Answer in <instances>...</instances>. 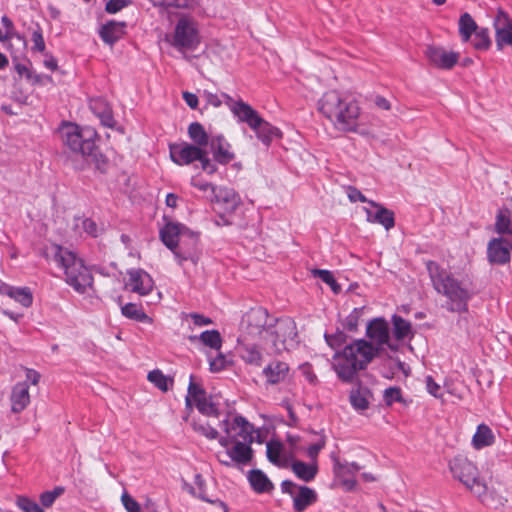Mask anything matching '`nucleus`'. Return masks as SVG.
<instances>
[{
	"label": "nucleus",
	"mask_w": 512,
	"mask_h": 512,
	"mask_svg": "<svg viewBox=\"0 0 512 512\" xmlns=\"http://www.w3.org/2000/svg\"><path fill=\"white\" fill-rule=\"evenodd\" d=\"M297 344V328L291 318L275 319L262 307L252 308L243 315L236 350L246 364L260 367L265 355L289 351Z\"/></svg>",
	"instance_id": "nucleus-1"
},
{
	"label": "nucleus",
	"mask_w": 512,
	"mask_h": 512,
	"mask_svg": "<svg viewBox=\"0 0 512 512\" xmlns=\"http://www.w3.org/2000/svg\"><path fill=\"white\" fill-rule=\"evenodd\" d=\"M426 268L434 290L446 298L444 308L453 313L467 312L469 301L477 293L472 281L457 279L434 261H428Z\"/></svg>",
	"instance_id": "nucleus-2"
},
{
	"label": "nucleus",
	"mask_w": 512,
	"mask_h": 512,
	"mask_svg": "<svg viewBox=\"0 0 512 512\" xmlns=\"http://www.w3.org/2000/svg\"><path fill=\"white\" fill-rule=\"evenodd\" d=\"M318 109L337 130L361 133L359 129L361 109L357 101L332 90L321 97Z\"/></svg>",
	"instance_id": "nucleus-3"
},
{
	"label": "nucleus",
	"mask_w": 512,
	"mask_h": 512,
	"mask_svg": "<svg viewBox=\"0 0 512 512\" xmlns=\"http://www.w3.org/2000/svg\"><path fill=\"white\" fill-rule=\"evenodd\" d=\"M227 414L220 421L224 435L220 436L218 430L207 420H193V430L208 440H218L222 447H228L237 441H253L254 427L242 416H234Z\"/></svg>",
	"instance_id": "nucleus-4"
},
{
	"label": "nucleus",
	"mask_w": 512,
	"mask_h": 512,
	"mask_svg": "<svg viewBox=\"0 0 512 512\" xmlns=\"http://www.w3.org/2000/svg\"><path fill=\"white\" fill-rule=\"evenodd\" d=\"M378 354V348L365 340L347 345L334 355L333 369L343 382H352L358 371L363 370Z\"/></svg>",
	"instance_id": "nucleus-5"
},
{
	"label": "nucleus",
	"mask_w": 512,
	"mask_h": 512,
	"mask_svg": "<svg viewBox=\"0 0 512 512\" xmlns=\"http://www.w3.org/2000/svg\"><path fill=\"white\" fill-rule=\"evenodd\" d=\"M53 261L63 270L65 281L77 292L84 293L92 287L93 277L84 261L59 245L51 246Z\"/></svg>",
	"instance_id": "nucleus-6"
},
{
	"label": "nucleus",
	"mask_w": 512,
	"mask_h": 512,
	"mask_svg": "<svg viewBox=\"0 0 512 512\" xmlns=\"http://www.w3.org/2000/svg\"><path fill=\"white\" fill-rule=\"evenodd\" d=\"M165 40L183 54L195 50L201 42L197 21L188 15H181L174 26L173 32L167 34Z\"/></svg>",
	"instance_id": "nucleus-7"
},
{
	"label": "nucleus",
	"mask_w": 512,
	"mask_h": 512,
	"mask_svg": "<svg viewBox=\"0 0 512 512\" xmlns=\"http://www.w3.org/2000/svg\"><path fill=\"white\" fill-rule=\"evenodd\" d=\"M64 145L72 152L84 157L93 154L96 146V132L90 128H80L74 123H64L59 130Z\"/></svg>",
	"instance_id": "nucleus-8"
},
{
	"label": "nucleus",
	"mask_w": 512,
	"mask_h": 512,
	"mask_svg": "<svg viewBox=\"0 0 512 512\" xmlns=\"http://www.w3.org/2000/svg\"><path fill=\"white\" fill-rule=\"evenodd\" d=\"M186 405L188 407L194 405L202 415L207 417L219 418L221 415L220 398L213 395H207L205 390L193 381V376L190 377L188 394L186 396Z\"/></svg>",
	"instance_id": "nucleus-9"
},
{
	"label": "nucleus",
	"mask_w": 512,
	"mask_h": 512,
	"mask_svg": "<svg viewBox=\"0 0 512 512\" xmlns=\"http://www.w3.org/2000/svg\"><path fill=\"white\" fill-rule=\"evenodd\" d=\"M454 477L459 479L474 495H481L486 484L480 481L477 467L468 459L456 457L450 462Z\"/></svg>",
	"instance_id": "nucleus-10"
},
{
	"label": "nucleus",
	"mask_w": 512,
	"mask_h": 512,
	"mask_svg": "<svg viewBox=\"0 0 512 512\" xmlns=\"http://www.w3.org/2000/svg\"><path fill=\"white\" fill-rule=\"evenodd\" d=\"M281 490L293 498V507L296 512H303L317 500V494L313 489L307 486H298L289 480L281 483Z\"/></svg>",
	"instance_id": "nucleus-11"
},
{
	"label": "nucleus",
	"mask_w": 512,
	"mask_h": 512,
	"mask_svg": "<svg viewBox=\"0 0 512 512\" xmlns=\"http://www.w3.org/2000/svg\"><path fill=\"white\" fill-rule=\"evenodd\" d=\"M183 227L177 223H167L164 228L160 231V236L163 243L173 251L175 257L178 260L179 264H182L183 261L191 260L195 262L193 253L191 252H182L181 248L178 247L179 236L182 233Z\"/></svg>",
	"instance_id": "nucleus-12"
},
{
	"label": "nucleus",
	"mask_w": 512,
	"mask_h": 512,
	"mask_svg": "<svg viewBox=\"0 0 512 512\" xmlns=\"http://www.w3.org/2000/svg\"><path fill=\"white\" fill-rule=\"evenodd\" d=\"M154 287L152 277L142 269H130L127 271L124 288L127 291L137 293L140 296L148 295Z\"/></svg>",
	"instance_id": "nucleus-13"
},
{
	"label": "nucleus",
	"mask_w": 512,
	"mask_h": 512,
	"mask_svg": "<svg viewBox=\"0 0 512 512\" xmlns=\"http://www.w3.org/2000/svg\"><path fill=\"white\" fill-rule=\"evenodd\" d=\"M205 148L182 142L169 145L170 157L177 165H189L203 157Z\"/></svg>",
	"instance_id": "nucleus-14"
},
{
	"label": "nucleus",
	"mask_w": 512,
	"mask_h": 512,
	"mask_svg": "<svg viewBox=\"0 0 512 512\" xmlns=\"http://www.w3.org/2000/svg\"><path fill=\"white\" fill-rule=\"evenodd\" d=\"M367 335L378 348V351L383 345H386L392 351L397 350L398 346L390 341L389 326L383 319H375L370 322L367 327Z\"/></svg>",
	"instance_id": "nucleus-15"
},
{
	"label": "nucleus",
	"mask_w": 512,
	"mask_h": 512,
	"mask_svg": "<svg viewBox=\"0 0 512 512\" xmlns=\"http://www.w3.org/2000/svg\"><path fill=\"white\" fill-rule=\"evenodd\" d=\"M425 55L430 64L439 69H451L459 60L458 53L439 46H428Z\"/></svg>",
	"instance_id": "nucleus-16"
},
{
	"label": "nucleus",
	"mask_w": 512,
	"mask_h": 512,
	"mask_svg": "<svg viewBox=\"0 0 512 512\" xmlns=\"http://www.w3.org/2000/svg\"><path fill=\"white\" fill-rule=\"evenodd\" d=\"M493 25L498 49L501 50L504 45H512V20L504 10L497 11Z\"/></svg>",
	"instance_id": "nucleus-17"
},
{
	"label": "nucleus",
	"mask_w": 512,
	"mask_h": 512,
	"mask_svg": "<svg viewBox=\"0 0 512 512\" xmlns=\"http://www.w3.org/2000/svg\"><path fill=\"white\" fill-rule=\"evenodd\" d=\"M369 205L370 207H364L368 222L379 223L384 226L386 230H390L394 227V213L391 210L374 201H369Z\"/></svg>",
	"instance_id": "nucleus-18"
},
{
	"label": "nucleus",
	"mask_w": 512,
	"mask_h": 512,
	"mask_svg": "<svg viewBox=\"0 0 512 512\" xmlns=\"http://www.w3.org/2000/svg\"><path fill=\"white\" fill-rule=\"evenodd\" d=\"M253 441H237L225 447V456L231 459L233 464L248 465L253 458L251 444Z\"/></svg>",
	"instance_id": "nucleus-19"
},
{
	"label": "nucleus",
	"mask_w": 512,
	"mask_h": 512,
	"mask_svg": "<svg viewBox=\"0 0 512 512\" xmlns=\"http://www.w3.org/2000/svg\"><path fill=\"white\" fill-rule=\"evenodd\" d=\"M290 368L289 365L280 360L271 361L262 370V375L265 378L266 384L276 385L284 383L289 378Z\"/></svg>",
	"instance_id": "nucleus-20"
},
{
	"label": "nucleus",
	"mask_w": 512,
	"mask_h": 512,
	"mask_svg": "<svg viewBox=\"0 0 512 512\" xmlns=\"http://www.w3.org/2000/svg\"><path fill=\"white\" fill-rule=\"evenodd\" d=\"M209 145L213 158L218 163L227 164L234 159L235 155L231 151V145L222 135L211 137Z\"/></svg>",
	"instance_id": "nucleus-21"
},
{
	"label": "nucleus",
	"mask_w": 512,
	"mask_h": 512,
	"mask_svg": "<svg viewBox=\"0 0 512 512\" xmlns=\"http://www.w3.org/2000/svg\"><path fill=\"white\" fill-rule=\"evenodd\" d=\"M488 259L491 263H507L510 260L509 243L503 239L491 240L488 244Z\"/></svg>",
	"instance_id": "nucleus-22"
},
{
	"label": "nucleus",
	"mask_w": 512,
	"mask_h": 512,
	"mask_svg": "<svg viewBox=\"0 0 512 512\" xmlns=\"http://www.w3.org/2000/svg\"><path fill=\"white\" fill-rule=\"evenodd\" d=\"M11 410L14 413L23 411L30 403L29 386L27 382L17 383L11 392Z\"/></svg>",
	"instance_id": "nucleus-23"
},
{
	"label": "nucleus",
	"mask_w": 512,
	"mask_h": 512,
	"mask_svg": "<svg viewBox=\"0 0 512 512\" xmlns=\"http://www.w3.org/2000/svg\"><path fill=\"white\" fill-rule=\"evenodd\" d=\"M125 29V22L109 21L102 25L99 30V35L106 44L112 46L124 36Z\"/></svg>",
	"instance_id": "nucleus-24"
},
{
	"label": "nucleus",
	"mask_w": 512,
	"mask_h": 512,
	"mask_svg": "<svg viewBox=\"0 0 512 512\" xmlns=\"http://www.w3.org/2000/svg\"><path fill=\"white\" fill-rule=\"evenodd\" d=\"M215 201L222 204L226 211H234L241 203L240 196L235 190L227 187L213 188Z\"/></svg>",
	"instance_id": "nucleus-25"
},
{
	"label": "nucleus",
	"mask_w": 512,
	"mask_h": 512,
	"mask_svg": "<svg viewBox=\"0 0 512 512\" xmlns=\"http://www.w3.org/2000/svg\"><path fill=\"white\" fill-rule=\"evenodd\" d=\"M232 112L241 122H245L252 129L260 123V115L250 105L243 101L235 102L231 108Z\"/></svg>",
	"instance_id": "nucleus-26"
},
{
	"label": "nucleus",
	"mask_w": 512,
	"mask_h": 512,
	"mask_svg": "<svg viewBox=\"0 0 512 512\" xmlns=\"http://www.w3.org/2000/svg\"><path fill=\"white\" fill-rule=\"evenodd\" d=\"M0 294L6 295L9 298L20 303L23 307L28 308L32 305L33 296L31 291L24 287H14L8 284H2L0 286Z\"/></svg>",
	"instance_id": "nucleus-27"
},
{
	"label": "nucleus",
	"mask_w": 512,
	"mask_h": 512,
	"mask_svg": "<svg viewBox=\"0 0 512 512\" xmlns=\"http://www.w3.org/2000/svg\"><path fill=\"white\" fill-rule=\"evenodd\" d=\"M494 442L495 434L491 428L486 424L478 425L471 441L473 448L480 450L482 448L492 446Z\"/></svg>",
	"instance_id": "nucleus-28"
},
{
	"label": "nucleus",
	"mask_w": 512,
	"mask_h": 512,
	"mask_svg": "<svg viewBox=\"0 0 512 512\" xmlns=\"http://www.w3.org/2000/svg\"><path fill=\"white\" fill-rule=\"evenodd\" d=\"M349 399L354 409L363 411L368 409L372 399V393L367 387L358 385L351 390Z\"/></svg>",
	"instance_id": "nucleus-29"
},
{
	"label": "nucleus",
	"mask_w": 512,
	"mask_h": 512,
	"mask_svg": "<svg viewBox=\"0 0 512 512\" xmlns=\"http://www.w3.org/2000/svg\"><path fill=\"white\" fill-rule=\"evenodd\" d=\"M291 468L295 475L305 482L312 481L318 472L317 462L307 464L303 461H294Z\"/></svg>",
	"instance_id": "nucleus-30"
},
{
	"label": "nucleus",
	"mask_w": 512,
	"mask_h": 512,
	"mask_svg": "<svg viewBox=\"0 0 512 512\" xmlns=\"http://www.w3.org/2000/svg\"><path fill=\"white\" fill-rule=\"evenodd\" d=\"M252 130L255 131L257 137L266 145H269L273 138L279 137L281 134L278 128L265 121L262 117H260V123L255 128H252Z\"/></svg>",
	"instance_id": "nucleus-31"
},
{
	"label": "nucleus",
	"mask_w": 512,
	"mask_h": 512,
	"mask_svg": "<svg viewBox=\"0 0 512 512\" xmlns=\"http://www.w3.org/2000/svg\"><path fill=\"white\" fill-rule=\"evenodd\" d=\"M252 488L258 493L269 492L273 489L272 482L260 470H252L248 476Z\"/></svg>",
	"instance_id": "nucleus-32"
},
{
	"label": "nucleus",
	"mask_w": 512,
	"mask_h": 512,
	"mask_svg": "<svg viewBox=\"0 0 512 512\" xmlns=\"http://www.w3.org/2000/svg\"><path fill=\"white\" fill-rule=\"evenodd\" d=\"M121 313L126 318L146 323V324H152L153 319L147 315L141 306L134 304V303H127L124 306L121 307Z\"/></svg>",
	"instance_id": "nucleus-33"
},
{
	"label": "nucleus",
	"mask_w": 512,
	"mask_h": 512,
	"mask_svg": "<svg viewBox=\"0 0 512 512\" xmlns=\"http://www.w3.org/2000/svg\"><path fill=\"white\" fill-rule=\"evenodd\" d=\"M188 135L190 139L194 142V146L204 148L208 144H210L208 134L206 133L204 127L198 122H193L189 125Z\"/></svg>",
	"instance_id": "nucleus-34"
},
{
	"label": "nucleus",
	"mask_w": 512,
	"mask_h": 512,
	"mask_svg": "<svg viewBox=\"0 0 512 512\" xmlns=\"http://www.w3.org/2000/svg\"><path fill=\"white\" fill-rule=\"evenodd\" d=\"M393 324V335L396 340H404L412 335V326L411 323L401 316L393 315L392 317Z\"/></svg>",
	"instance_id": "nucleus-35"
},
{
	"label": "nucleus",
	"mask_w": 512,
	"mask_h": 512,
	"mask_svg": "<svg viewBox=\"0 0 512 512\" xmlns=\"http://www.w3.org/2000/svg\"><path fill=\"white\" fill-rule=\"evenodd\" d=\"M283 445L279 441H269L266 445V454L268 460L277 465L284 467L286 460L282 457Z\"/></svg>",
	"instance_id": "nucleus-36"
},
{
	"label": "nucleus",
	"mask_w": 512,
	"mask_h": 512,
	"mask_svg": "<svg viewBox=\"0 0 512 512\" xmlns=\"http://www.w3.org/2000/svg\"><path fill=\"white\" fill-rule=\"evenodd\" d=\"M477 31V24L469 13H464L459 19V33L464 42L469 41L472 34Z\"/></svg>",
	"instance_id": "nucleus-37"
},
{
	"label": "nucleus",
	"mask_w": 512,
	"mask_h": 512,
	"mask_svg": "<svg viewBox=\"0 0 512 512\" xmlns=\"http://www.w3.org/2000/svg\"><path fill=\"white\" fill-rule=\"evenodd\" d=\"M476 496L480 499V501L483 504L495 509L504 506L505 503L507 502V499L503 495L499 494L495 490L489 491L487 487L483 494Z\"/></svg>",
	"instance_id": "nucleus-38"
},
{
	"label": "nucleus",
	"mask_w": 512,
	"mask_h": 512,
	"mask_svg": "<svg viewBox=\"0 0 512 512\" xmlns=\"http://www.w3.org/2000/svg\"><path fill=\"white\" fill-rule=\"evenodd\" d=\"M73 227L80 235L82 232H85L90 236H97V225L93 220L89 218L81 216L75 217Z\"/></svg>",
	"instance_id": "nucleus-39"
},
{
	"label": "nucleus",
	"mask_w": 512,
	"mask_h": 512,
	"mask_svg": "<svg viewBox=\"0 0 512 512\" xmlns=\"http://www.w3.org/2000/svg\"><path fill=\"white\" fill-rule=\"evenodd\" d=\"M495 228L499 234H512V222L510 212L507 209L500 210L496 217Z\"/></svg>",
	"instance_id": "nucleus-40"
},
{
	"label": "nucleus",
	"mask_w": 512,
	"mask_h": 512,
	"mask_svg": "<svg viewBox=\"0 0 512 512\" xmlns=\"http://www.w3.org/2000/svg\"><path fill=\"white\" fill-rule=\"evenodd\" d=\"M199 339L204 345L217 351L222 346V338L219 331L217 330L204 331L200 334Z\"/></svg>",
	"instance_id": "nucleus-41"
},
{
	"label": "nucleus",
	"mask_w": 512,
	"mask_h": 512,
	"mask_svg": "<svg viewBox=\"0 0 512 512\" xmlns=\"http://www.w3.org/2000/svg\"><path fill=\"white\" fill-rule=\"evenodd\" d=\"M360 470L357 463L342 464L338 459H334V473L336 477H353Z\"/></svg>",
	"instance_id": "nucleus-42"
},
{
	"label": "nucleus",
	"mask_w": 512,
	"mask_h": 512,
	"mask_svg": "<svg viewBox=\"0 0 512 512\" xmlns=\"http://www.w3.org/2000/svg\"><path fill=\"white\" fill-rule=\"evenodd\" d=\"M491 45L489 32L486 28L477 29L473 39V46L478 50H487Z\"/></svg>",
	"instance_id": "nucleus-43"
},
{
	"label": "nucleus",
	"mask_w": 512,
	"mask_h": 512,
	"mask_svg": "<svg viewBox=\"0 0 512 512\" xmlns=\"http://www.w3.org/2000/svg\"><path fill=\"white\" fill-rule=\"evenodd\" d=\"M148 380L160 390H168L170 380L160 370H153L149 372Z\"/></svg>",
	"instance_id": "nucleus-44"
},
{
	"label": "nucleus",
	"mask_w": 512,
	"mask_h": 512,
	"mask_svg": "<svg viewBox=\"0 0 512 512\" xmlns=\"http://www.w3.org/2000/svg\"><path fill=\"white\" fill-rule=\"evenodd\" d=\"M63 492H64V489L62 487H56L52 491H46V492L42 493L40 496L41 504L46 508L52 506L53 503L55 502V500L59 496H61L63 494Z\"/></svg>",
	"instance_id": "nucleus-45"
},
{
	"label": "nucleus",
	"mask_w": 512,
	"mask_h": 512,
	"mask_svg": "<svg viewBox=\"0 0 512 512\" xmlns=\"http://www.w3.org/2000/svg\"><path fill=\"white\" fill-rule=\"evenodd\" d=\"M314 275L318 276L323 282L328 284L335 293L341 290L340 285L336 282L333 274L328 270H315Z\"/></svg>",
	"instance_id": "nucleus-46"
},
{
	"label": "nucleus",
	"mask_w": 512,
	"mask_h": 512,
	"mask_svg": "<svg viewBox=\"0 0 512 512\" xmlns=\"http://www.w3.org/2000/svg\"><path fill=\"white\" fill-rule=\"evenodd\" d=\"M17 506L24 512H44L36 502L24 496L17 498Z\"/></svg>",
	"instance_id": "nucleus-47"
},
{
	"label": "nucleus",
	"mask_w": 512,
	"mask_h": 512,
	"mask_svg": "<svg viewBox=\"0 0 512 512\" xmlns=\"http://www.w3.org/2000/svg\"><path fill=\"white\" fill-rule=\"evenodd\" d=\"M152 2L154 6L162 7V8H185L189 7L191 0H149Z\"/></svg>",
	"instance_id": "nucleus-48"
},
{
	"label": "nucleus",
	"mask_w": 512,
	"mask_h": 512,
	"mask_svg": "<svg viewBox=\"0 0 512 512\" xmlns=\"http://www.w3.org/2000/svg\"><path fill=\"white\" fill-rule=\"evenodd\" d=\"M31 41L33 42L32 50L38 52L45 51V41L43 38V33L39 25H37V29H35L32 33Z\"/></svg>",
	"instance_id": "nucleus-49"
},
{
	"label": "nucleus",
	"mask_w": 512,
	"mask_h": 512,
	"mask_svg": "<svg viewBox=\"0 0 512 512\" xmlns=\"http://www.w3.org/2000/svg\"><path fill=\"white\" fill-rule=\"evenodd\" d=\"M121 502L127 512H141L139 503L132 498L127 492L121 496Z\"/></svg>",
	"instance_id": "nucleus-50"
},
{
	"label": "nucleus",
	"mask_w": 512,
	"mask_h": 512,
	"mask_svg": "<svg viewBox=\"0 0 512 512\" xmlns=\"http://www.w3.org/2000/svg\"><path fill=\"white\" fill-rule=\"evenodd\" d=\"M384 400L387 405L401 400V390L397 387H390L384 391Z\"/></svg>",
	"instance_id": "nucleus-51"
},
{
	"label": "nucleus",
	"mask_w": 512,
	"mask_h": 512,
	"mask_svg": "<svg viewBox=\"0 0 512 512\" xmlns=\"http://www.w3.org/2000/svg\"><path fill=\"white\" fill-rule=\"evenodd\" d=\"M325 443L326 442L324 437H321L316 443L308 447L307 455L312 460V462H316L319 452L325 447Z\"/></svg>",
	"instance_id": "nucleus-52"
},
{
	"label": "nucleus",
	"mask_w": 512,
	"mask_h": 512,
	"mask_svg": "<svg viewBox=\"0 0 512 512\" xmlns=\"http://www.w3.org/2000/svg\"><path fill=\"white\" fill-rule=\"evenodd\" d=\"M426 388L429 394H431L435 398L442 399V388L433 380L431 376L426 377Z\"/></svg>",
	"instance_id": "nucleus-53"
},
{
	"label": "nucleus",
	"mask_w": 512,
	"mask_h": 512,
	"mask_svg": "<svg viewBox=\"0 0 512 512\" xmlns=\"http://www.w3.org/2000/svg\"><path fill=\"white\" fill-rule=\"evenodd\" d=\"M129 4V0H109L106 3V11L114 14Z\"/></svg>",
	"instance_id": "nucleus-54"
},
{
	"label": "nucleus",
	"mask_w": 512,
	"mask_h": 512,
	"mask_svg": "<svg viewBox=\"0 0 512 512\" xmlns=\"http://www.w3.org/2000/svg\"><path fill=\"white\" fill-rule=\"evenodd\" d=\"M198 161H200L202 169L208 174H213L216 172V165L213 164L212 161L208 158V152L206 149L203 151V157Z\"/></svg>",
	"instance_id": "nucleus-55"
},
{
	"label": "nucleus",
	"mask_w": 512,
	"mask_h": 512,
	"mask_svg": "<svg viewBox=\"0 0 512 512\" xmlns=\"http://www.w3.org/2000/svg\"><path fill=\"white\" fill-rule=\"evenodd\" d=\"M347 195L351 202H367L369 204L370 200H367V198L355 187L349 186L347 189Z\"/></svg>",
	"instance_id": "nucleus-56"
},
{
	"label": "nucleus",
	"mask_w": 512,
	"mask_h": 512,
	"mask_svg": "<svg viewBox=\"0 0 512 512\" xmlns=\"http://www.w3.org/2000/svg\"><path fill=\"white\" fill-rule=\"evenodd\" d=\"M226 365V358L219 353L214 359L210 360V369L213 372L221 371Z\"/></svg>",
	"instance_id": "nucleus-57"
},
{
	"label": "nucleus",
	"mask_w": 512,
	"mask_h": 512,
	"mask_svg": "<svg viewBox=\"0 0 512 512\" xmlns=\"http://www.w3.org/2000/svg\"><path fill=\"white\" fill-rule=\"evenodd\" d=\"M195 485L197 486V489H198V492H197V496L199 498H201L202 500H205L207 502H212L210 499H208L206 497V494L204 492V480L202 478V476L200 474H197L195 476V481H194Z\"/></svg>",
	"instance_id": "nucleus-58"
},
{
	"label": "nucleus",
	"mask_w": 512,
	"mask_h": 512,
	"mask_svg": "<svg viewBox=\"0 0 512 512\" xmlns=\"http://www.w3.org/2000/svg\"><path fill=\"white\" fill-rule=\"evenodd\" d=\"M196 326L210 325L212 320L202 314L191 313L188 315Z\"/></svg>",
	"instance_id": "nucleus-59"
},
{
	"label": "nucleus",
	"mask_w": 512,
	"mask_h": 512,
	"mask_svg": "<svg viewBox=\"0 0 512 512\" xmlns=\"http://www.w3.org/2000/svg\"><path fill=\"white\" fill-rule=\"evenodd\" d=\"M2 24L6 28V32L4 33L6 41L11 39L14 35V26L12 21L7 17L3 16L1 19Z\"/></svg>",
	"instance_id": "nucleus-60"
},
{
	"label": "nucleus",
	"mask_w": 512,
	"mask_h": 512,
	"mask_svg": "<svg viewBox=\"0 0 512 512\" xmlns=\"http://www.w3.org/2000/svg\"><path fill=\"white\" fill-rule=\"evenodd\" d=\"M374 104L376 105V107H378L381 110L388 111L391 109V104H390L389 100L380 95L375 97Z\"/></svg>",
	"instance_id": "nucleus-61"
},
{
	"label": "nucleus",
	"mask_w": 512,
	"mask_h": 512,
	"mask_svg": "<svg viewBox=\"0 0 512 512\" xmlns=\"http://www.w3.org/2000/svg\"><path fill=\"white\" fill-rule=\"evenodd\" d=\"M183 99L185 100L186 104L192 109H195L198 105V98L193 93L183 92Z\"/></svg>",
	"instance_id": "nucleus-62"
},
{
	"label": "nucleus",
	"mask_w": 512,
	"mask_h": 512,
	"mask_svg": "<svg viewBox=\"0 0 512 512\" xmlns=\"http://www.w3.org/2000/svg\"><path fill=\"white\" fill-rule=\"evenodd\" d=\"M359 316V310L354 309L353 312L347 317V326L350 330L357 326V320Z\"/></svg>",
	"instance_id": "nucleus-63"
},
{
	"label": "nucleus",
	"mask_w": 512,
	"mask_h": 512,
	"mask_svg": "<svg viewBox=\"0 0 512 512\" xmlns=\"http://www.w3.org/2000/svg\"><path fill=\"white\" fill-rule=\"evenodd\" d=\"M338 478L341 480V483L346 490L351 491L355 488L356 480L353 477H338Z\"/></svg>",
	"instance_id": "nucleus-64"
}]
</instances>
